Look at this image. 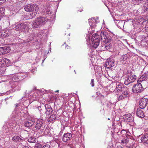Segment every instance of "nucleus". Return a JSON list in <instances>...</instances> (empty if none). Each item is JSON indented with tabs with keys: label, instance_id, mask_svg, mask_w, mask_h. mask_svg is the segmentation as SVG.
<instances>
[{
	"label": "nucleus",
	"instance_id": "aec40b11",
	"mask_svg": "<svg viewBox=\"0 0 148 148\" xmlns=\"http://www.w3.org/2000/svg\"><path fill=\"white\" fill-rule=\"evenodd\" d=\"M140 140L143 143L148 144V134H145L142 136Z\"/></svg>",
	"mask_w": 148,
	"mask_h": 148
},
{
	"label": "nucleus",
	"instance_id": "2f4dec72",
	"mask_svg": "<svg viewBox=\"0 0 148 148\" xmlns=\"http://www.w3.org/2000/svg\"><path fill=\"white\" fill-rule=\"evenodd\" d=\"M21 139L18 136H14L12 138V140L15 142H18Z\"/></svg>",
	"mask_w": 148,
	"mask_h": 148
},
{
	"label": "nucleus",
	"instance_id": "13d9d810",
	"mask_svg": "<svg viewBox=\"0 0 148 148\" xmlns=\"http://www.w3.org/2000/svg\"><path fill=\"white\" fill-rule=\"evenodd\" d=\"M123 130H122V131H121V132H123Z\"/></svg>",
	"mask_w": 148,
	"mask_h": 148
},
{
	"label": "nucleus",
	"instance_id": "393cba45",
	"mask_svg": "<svg viewBox=\"0 0 148 148\" xmlns=\"http://www.w3.org/2000/svg\"><path fill=\"white\" fill-rule=\"evenodd\" d=\"M117 25L120 28L122 29V27H123L125 22L123 21L117 20L116 22Z\"/></svg>",
	"mask_w": 148,
	"mask_h": 148
},
{
	"label": "nucleus",
	"instance_id": "c756f323",
	"mask_svg": "<svg viewBox=\"0 0 148 148\" xmlns=\"http://www.w3.org/2000/svg\"><path fill=\"white\" fill-rule=\"evenodd\" d=\"M11 79L13 82H15L16 83H17V82L18 80V78L15 75H12L11 78H10V79Z\"/></svg>",
	"mask_w": 148,
	"mask_h": 148
},
{
	"label": "nucleus",
	"instance_id": "20e7f679",
	"mask_svg": "<svg viewBox=\"0 0 148 148\" xmlns=\"http://www.w3.org/2000/svg\"><path fill=\"white\" fill-rule=\"evenodd\" d=\"M91 40L93 47L95 48H97L99 45L100 41L99 36L96 33L93 34L92 35Z\"/></svg>",
	"mask_w": 148,
	"mask_h": 148
},
{
	"label": "nucleus",
	"instance_id": "4c0bfd02",
	"mask_svg": "<svg viewBox=\"0 0 148 148\" xmlns=\"http://www.w3.org/2000/svg\"><path fill=\"white\" fill-rule=\"evenodd\" d=\"M42 148H50V146L48 144H45Z\"/></svg>",
	"mask_w": 148,
	"mask_h": 148
},
{
	"label": "nucleus",
	"instance_id": "f8f14e48",
	"mask_svg": "<svg viewBox=\"0 0 148 148\" xmlns=\"http://www.w3.org/2000/svg\"><path fill=\"white\" fill-rule=\"evenodd\" d=\"M35 119L34 118H31L25 121L24 125L26 127H31L35 123Z\"/></svg>",
	"mask_w": 148,
	"mask_h": 148
},
{
	"label": "nucleus",
	"instance_id": "7ed1b4c3",
	"mask_svg": "<svg viewBox=\"0 0 148 148\" xmlns=\"http://www.w3.org/2000/svg\"><path fill=\"white\" fill-rule=\"evenodd\" d=\"M47 21V19L44 17L37 18L33 21L32 24L33 27L37 28L44 25Z\"/></svg>",
	"mask_w": 148,
	"mask_h": 148
},
{
	"label": "nucleus",
	"instance_id": "6e6d98bb",
	"mask_svg": "<svg viewBox=\"0 0 148 148\" xmlns=\"http://www.w3.org/2000/svg\"><path fill=\"white\" fill-rule=\"evenodd\" d=\"M119 148H123L121 147H119Z\"/></svg>",
	"mask_w": 148,
	"mask_h": 148
},
{
	"label": "nucleus",
	"instance_id": "ea45409f",
	"mask_svg": "<svg viewBox=\"0 0 148 148\" xmlns=\"http://www.w3.org/2000/svg\"><path fill=\"white\" fill-rule=\"evenodd\" d=\"M20 103H17L15 104V108H16L20 106Z\"/></svg>",
	"mask_w": 148,
	"mask_h": 148
},
{
	"label": "nucleus",
	"instance_id": "dca6fc26",
	"mask_svg": "<svg viewBox=\"0 0 148 148\" xmlns=\"http://www.w3.org/2000/svg\"><path fill=\"white\" fill-rule=\"evenodd\" d=\"M72 134L71 133H67L64 134L63 136L62 140L64 142H66L70 140L72 137Z\"/></svg>",
	"mask_w": 148,
	"mask_h": 148
},
{
	"label": "nucleus",
	"instance_id": "423d86ee",
	"mask_svg": "<svg viewBox=\"0 0 148 148\" xmlns=\"http://www.w3.org/2000/svg\"><path fill=\"white\" fill-rule=\"evenodd\" d=\"M35 127L36 130H40L42 131L44 129L45 126H43V121L41 119H35Z\"/></svg>",
	"mask_w": 148,
	"mask_h": 148
},
{
	"label": "nucleus",
	"instance_id": "09e8293b",
	"mask_svg": "<svg viewBox=\"0 0 148 148\" xmlns=\"http://www.w3.org/2000/svg\"><path fill=\"white\" fill-rule=\"evenodd\" d=\"M53 98L54 100H56V99H57V97H56V96L53 97Z\"/></svg>",
	"mask_w": 148,
	"mask_h": 148
},
{
	"label": "nucleus",
	"instance_id": "a878e982",
	"mask_svg": "<svg viewBox=\"0 0 148 148\" xmlns=\"http://www.w3.org/2000/svg\"><path fill=\"white\" fill-rule=\"evenodd\" d=\"M130 53H127L123 55L121 58V59L122 61H125L128 58L130 57Z\"/></svg>",
	"mask_w": 148,
	"mask_h": 148
},
{
	"label": "nucleus",
	"instance_id": "58836bf2",
	"mask_svg": "<svg viewBox=\"0 0 148 148\" xmlns=\"http://www.w3.org/2000/svg\"><path fill=\"white\" fill-rule=\"evenodd\" d=\"M105 47L106 49L108 50L110 48V45H106L105 46Z\"/></svg>",
	"mask_w": 148,
	"mask_h": 148
},
{
	"label": "nucleus",
	"instance_id": "6e6552de",
	"mask_svg": "<svg viewBox=\"0 0 148 148\" xmlns=\"http://www.w3.org/2000/svg\"><path fill=\"white\" fill-rule=\"evenodd\" d=\"M144 88L142 86L141 83L135 84L133 86L132 91L135 93H140L143 91Z\"/></svg>",
	"mask_w": 148,
	"mask_h": 148
},
{
	"label": "nucleus",
	"instance_id": "412c9836",
	"mask_svg": "<svg viewBox=\"0 0 148 148\" xmlns=\"http://www.w3.org/2000/svg\"><path fill=\"white\" fill-rule=\"evenodd\" d=\"M1 48V50L3 52V55H4L9 53L10 50V48L9 47L5 46Z\"/></svg>",
	"mask_w": 148,
	"mask_h": 148
},
{
	"label": "nucleus",
	"instance_id": "39448f33",
	"mask_svg": "<svg viewBox=\"0 0 148 148\" xmlns=\"http://www.w3.org/2000/svg\"><path fill=\"white\" fill-rule=\"evenodd\" d=\"M127 90V87L123 84L119 82H117L116 84V88L114 90V91L116 94L118 95L119 93Z\"/></svg>",
	"mask_w": 148,
	"mask_h": 148
},
{
	"label": "nucleus",
	"instance_id": "c9c22d12",
	"mask_svg": "<svg viewBox=\"0 0 148 148\" xmlns=\"http://www.w3.org/2000/svg\"><path fill=\"white\" fill-rule=\"evenodd\" d=\"M90 84L92 87H93L94 86V79H92Z\"/></svg>",
	"mask_w": 148,
	"mask_h": 148
},
{
	"label": "nucleus",
	"instance_id": "3c124183",
	"mask_svg": "<svg viewBox=\"0 0 148 148\" xmlns=\"http://www.w3.org/2000/svg\"><path fill=\"white\" fill-rule=\"evenodd\" d=\"M1 31H0V34H1ZM1 35L0 34V38H1Z\"/></svg>",
	"mask_w": 148,
	"mask_h": 148
},
{
	"label": "nucleus",
	"instance_id": "5fc2aeb1",
	"mask_svg": "<svg viewBox=\"0 0 148 148\" xmlns=\"http://www.w3.org/2000/svg\"><path fill=\"white\" fill-rule=\"evenodd\" d=\"M147 112L148 113V107H147ZM146 112H147L146 111Z\"/></svg>",
	"mask_w": 148,
	"mask_h": 148
},
{
	"label": "nucleus",
	"instance_id": "8fccbe9b",
	"mask_svg": "<svg viewBox=\"0 0 148 148\" xmlns=\"http://www.w3.org/2000/svg\"><path fill=\"white\" fill-rule=\"evenodd\" d=\"M101 98H104V96L103 95H101L100 96Z\"/></svg>",
	"mask_w": 148,
	"mask_h": 148
},
{
	"label": "nucleus",
	"instance_id": "9b49d317",
	"mask_svg": "<svg viewBox=\"0 0 148 148\" xmlns=\"http://www.w3.org/2000/svg\"><path fill=\"white\" fill-rule=\"evenodd\" d=\"M148 99H147L143 98L140 101L139 107L142 109H144L148 103Z\"/></svg>",
	"mask_w": 148,
	"mask_h": 148
},
{
	"label": "nucleus",
	"instance_id": "f704fd0d",
	"mask_svg": "<svg viewBox=\"0 0 148 148\" xmlns=\"http://www.w3.org/2000/svg\"><path fill=\"white\" fill-rule=\"evenodd\" d=\"M123 43L122 42H120V43H118V47L120 49H121L123 48L124 46L123 45H122Z\"/></svg>",
	"mask_w": 148,
	"mask_h": 148
},
{
	"label": "nucleus",
	"instance_id": "864d4df0",
	"mask_svg": "<svg viewBox=\"0 0 148 148\" xmlns=\"http://www.w3.org/2000/svg\"><path fill=\"white\" fill-rule=\"evenodd\" d=\"M29 148L27 146H25V147H24V148Z\"/></svg>",
	"mask_w": 148,
	"mask_h": 148
},
{
	"label": "nucleus",
	"instance_id": "cd10ccee",
	"mask_svg": "<svg viewBox=\"0 0 148 148\" xmlns=\"http://www.w3.org/2000/svg\"><path fill=\"white\" fill-rule=\"evenodd\" d=\"M5 9L4 7L0 8V21L2 18L3 15L4 14Z\"/></svg>",
	"mask_w": 148,
	"mask_h": 148
},
{
	"label": "nucleus",
	"instance_id": "f257e3e1",
	"mask_svg": "<svg viewBox=\"0 0 148 148\" xmlns=\"http://www.w3.org/2000/svg\"><path fill=\"white\" fill-rule=\"evenodd\" d=\"M24 9L26 12H32L30 14L29 18H33L35 17L38 10L39 7L36 4H30L25 5L24 6Z\"/></svg>",
	"mask_w": 148,
	"mask_h": 148
},
{
	"label": "nucleus",
	"instance_id": "bb28decb",
	"mask_svg": "<svg viewBox=\"0 0 148 148\" xmlns=\"http://www.w3.org/2000/svg\"><path fill=\"white\" fill-rule=\"evenodd\" d=\"M129 140V138L126 136L121 140V143L124 145H125L128 143Z\"/></svg>",
	"mask_w": 148,
	"mask_h": 148
},
{
	"label": "nucleus",
	"instance_id": "6ab92c4d",
	"mask_svg": "<svg viewBox=\"0 0 148 148\" xmlns=\"http://www.w3.org/2000/svg\"><path fill=\"white\" fill-rule=\"evenodd\" d=\"M124 119L127 122H131L133 120V118L132 114H126L124 116Z\"/></svg>",
	"mask_w": 148,
	"mask_h": 148
},
{
	"label": "nucleus",
	"instance_id": "a211bd4d",
	"mask_svg": "<svg viewBox=\"0 0 148 148\" xmlns=\"http://www.w3.org/2000/svg\"><path fill=\"white\" fill-rule=\"evenodd\" d=\"M137 115L140 118H143L145 116L143 111L140 108H138L136 110Z\"/></svg>",
	"mask_w": 148,
	"mask_h": 148
},
{
	"label": "nucleus",
	"instance_id": "473e14b6",
	"mask_svg": "<svg viewBox=\"0 0 148 148\" xmlns=\"http://www.w3.org/2000/svg\"><path fill=\"white\" fill-rule=\"evenodd\" d=\"M28 142L30 143H35L36 141V138L34 137H31L28 139Z\"/></svg>",
	"mask_w": 148,
	"mask_h": 148
},
{
	"label": "nucleus",
	"instance_id": "7c9ffc66",
	"mask_svg": "<svg viewBox=\"0 0 148 148\" xmlns=\"http://www.w3.org/2000/svg\"><path fill=\"white\" fill-rule=\"evenodd\" d=\"M143 7L144 10L148 11V0H147L143 4Z\"/></svg>",
	"mask_w": 148,
	"mask_h": 148
},
{
	"label": "nucleus",
	"instance_id": "4be33fe9",
	"mask_svg": "<svg viewBox=\"0 0 148 148\" xmlns=\"http://www.w3.org/2000/svg\"><path fill=\"white\" fill-rule=\"evenodd\" d=\"M1 31V36L2 38L7 37L8 36H9L10 34L8 30H6Z\"/></svg>",
	"mask_w": 148,
	"mask_h": 148
},
{
	"label": "nucleus",
	"instance_id": "c85d7f7f",
	"mask_svg": "<svg viewBox=\"0 0 148 148\" xmlns=\"http://www.w3.org/2000/svg\"><path fill=\"white\" fill-rule=\"evenodd\" d=\"M56 114H53L49 118L48 120L49 121H52L56 119Z\"/></svg>",
	"mask_w": 148,
	"mask_h": 148
},
{
	"label": "nucleus",
	"instance_id": "b1692460",
	"mask_svg": "<svg viewBox=\"0 0 148 148\" xmlns=\"http://www.w3.org/2000/svg\"><path fill=\"white\" fill-rule=\"evenodd\" d=\"M45 108L47 112V114H50L52 113L53 112V110L51 106L49 105H46L45 106Z\"/></svg>",
	"mask_w": 148,
	"mask_h": 148
},
{
	"label": "nucleus",
	"instance_id": "a18cd8bd",
	"mask_svg": "<svg viewBox=\"0 0 148 148\" xmlns=\"http://www.w3.org/2000/svg\"><path fill=\"white\" fill-rule=\"evenodd\" d=\"M0 55H3V52L1 50V47H0Z\"/></svg>",
	"mask_w": 148,
	"mask_h": 148
},
{
	"label": "nucleus",
	"instance_id": "de8ad7c7",
	"mask_svg": "<svg viewBox=\"0 0 148 148\" xmlns=\"http://www.w3.org/2000/svg\"><path fill=\"white\" fill-rule=\"evenodd\" d=\"M133 1H143L142 0H132Z\"/></svg>",
	"mask_w": 148,
	"mask_h": 148
},
{
	"label": "nucleus",
	"instance_id": "2eb2a0df",
	"mask_svg": "<svg viewBox=\"0 0 148 148\" xmlns=\"http://www.w3.org/2000/svg\"><path fill=\"white\" fill-rule=\"evenodd\" d=\"M139 80L141 82L144 81H146L148 83V71L145 72L139 78Z\"/></svg>",
	"mask_w": 148,
	"mask_h": 148
},
{
	"label": "nucleus",
	"instance_id": "79ce46f5",
	"mask_svg": "<svg viewBox=\"0 0 148 148\" xmlns=\"http://www.w3.org/2000/svg\"><path fill=\"white\" fill-rule=\"evenodd\" d=\"M3 64L2 63V62H1V60H0V67H2V66H3Z\"/></svg>",
	"mask_w": 148,
	"mask_h": 148
},
{
	"label": "nucleus",
	"instance_id": "1a4fd4ad",
	"mask_svg": "<svg viewBox=\"0 0 148 148\" xmlns=\"http://www.w3.org/2000/svg\"><path fill=\"white\" fill-rule=\"evenodd\" d=\"M99 22V21L98 18L96 19L93 18H92L89 21V24L90 25L89 29L90 30L91 29L92 31H94L93 29L95 28L96 26L95 24Z\"/></svg>",
	"mask_w": 148,
	"mask_h": 148
},
{
	"label": "nucleus",
	"instance_id": "c03bdc74",
	"mask_svg": "<svg viewBox=\"0 0 148 148\" xmlns=\"http://www.w3.org/2000/svg\"><path fill=\"white\" fill-rule=\"evenodd\" d=\"M140 19H141V20H143V21L141 23V24L142 23H144L145 22V20L144 19H143L142 18H140Z\"/></svg>",
	"mask_w": 148,
	"mask_h": 148
},
{
	"label": "nucleus",
	"instance_id": "4468645a",
	"mask_svg": "<svg viewBox=\"0 0 148 148\" xmlns=\"http://www.w3.org/2000/svg\"><path fill=\"white\" fill-rule=\"evenodd\" d=\"M119 95L118 96V100L119 101L121 100L124 99L126 97H127L128 96V93L126 90L123 91L121 93H119Z\"/></svg>",
	"mask_w": 148,
	"mask_h": 148
},
{
	"label": "nucleus",
	"instance_id": "4d7b16f0",
	"mask_svg": "<svg viewBox=\"0 0 148 148\" xmlns=\"http://www.w3.org/2000/svg\"><path fill=\"white\" fill-rule=\"evenodd\" d=\"M108 120H110V119L109 118H108Z\"/></svg>",
	"mask_w": 148,
	"mask_h": 148
},
{
	"label": "nucleus",
	"instance_id": "ddd939ff",
	"mask_svg": "<svg viewBox=\"0 0 148 148\" xmlns=\"http://www.w3.org/2000/svg\"><path fill=\"white\" fill-rule=\"evenodd\" d=\"M27 27V25L25 23L19 24L16 25L15 28L19 31H24Z\"/></svg>",
	"mask_w": 148,
	"mask_h": 148
},
{
	"label": "nucleus",
	"instance_id": "f3484780",
	"mask_svg": "<svg viewBox=\"0 0 148 148\" xmlns=\"http://www.w3.org/2000/svg\"><path fill=\"white\" fill-rule=\"evenodd\" d=\"M51 8L50 7L46 6L44 9H43V13L44 14L46 15H49L52 13Z\"/></svg>",
	"mask_w": 148,
	"mask_h": 148
},
{
	"label": "nucleus",
	"instance_id": "a19ab883",
	"mask_svg": "<svg viewBox=\"0 0 148 148\" xmlns=\"http://www.w3.org/2000/svg\"><path fill=\"white\" fill-rule=\"evenodd\" d=\"M5 1L6 0H0V5L3 4Z\"/></svg>",
	"mask_w": 148,
	"mask_h": 148
},
{
	"label": "nucleus",
	"instance_id": "5701e85b",
	"mask_svg": "<svg viewBox=\"0 0 148 148\" xmlns=\"http://www.w3.org/2000/svg\"><path fill=\"white\" fill-rule=\"evenodd\" d=\"M1 60L3 66H7L10 63V61L9 59L4 58Z\"/></svg>",
	"mask_w": 148,
	"mask_h": 148
},
{
	"label": "nucleus",
	"instance_id": "37998d69",
	"mask_svg": "<svg viewBox=\"0 0 148 148\" xmlns=\"http://www.w3.org/2000/svg\"><path fill=\"white\" fill-rule=\"evenodd\" d=\"M144 28H145V31L147 32H148V27H144Z\"/></svg>",
	"mask_w": 148,
	"mask_h": 148
},
{
	"label": "nucleus",
	"instance_id": "603ef678",
	"mask_svg": "<svg viewBox=\"0 0 148 148\" xmlns=\"http://www.w3.org/2000/svg\"><path fill=\"white\" fill-rule=\"evenodd\" d=\"M59 92V90H57L55 91V92Z\"/></svg>",
	"mask_w": 148,
	"mask_h": 148
},
{
	"label": "nucleus",
	"instance_id": "72a5a7b5",
	"mask_svg": "<svg viewBox=\"0 0 148 148\" xmlns=\"http://www.w3.org/2000/svg\"><path fill=\"white\" fill-rule=\"evenodd\" d=\"M42 147L41 144L39 143H36L34 146V148H42Z\"/></svg>",
	"mask_w": 148,
	"mask_h": 148
},
{
	"label": "nucleus",
	"instance_id": "9d476101",
	"mask_svg": "<svg viewBox=\"0 0 148 148\" xmlns=\"http://www.w3.org/2000/svg\"><path fill=\"white\" fill-rule=\"evenodd\" d=\"M114 61L112 59L110 58L107 59L105 64L106 67L107 69H110L114 66Z\"/></svg>",
	"mask_w": 148,
	"mask_h": 148
},
{
	"label": "nucleus",
	"instance_id": "49530a36",
	"mask_svg": "<svg viewBox=\"0 0 148 148\" xmlns=\"http://www.w3.org/2000/svg\"><path fill=\"white\" fill-rule=\"evenodd\" d=\"M66 48L68 49L70 48V47L69 46H68V45H66Z\"/></svg>",
	"mask_w": 148,
	"mask_h": 148
},
{
	"label": "nucleus",
	"instance_id": "f03ea898",
	"mask_svg": "<svg viewBox=\"0 0 148 148\" xmlns=\"http://www.w3.org/2000/svg\"><path fill=\"white\" fill-rule=\"evenodd\" d=\"M136 78V76L132 72H130L124 78V84L126 85L133 83Z\"/></svg>",
	"mask_w": 148,
	"mask_h": 148
},
{
	"label": "nucleus",
	"instance_id": "0eeeda50",
	"mask_svg": "<svg viewBox=\"0 0 148 148\" xmlns=\"http://www.w3.org/2000/svg\"><path fill=\"white\" fill-rule=\"evenodd\" d=\"M100 35L101 40H103V41L106 43L110 42L111 40V37L107 32H101Z\"/></svg>",
	"mask_w": 148,
	"mask_h": 148
},
{
	"label": "nucleus",
	"instance_id": "e433bc0d",
	"mask_svg": "<svg viewBox=\"0 0 148 148\" xmlns=\"http://www.w3.org/2000/svg\"><path fill=\"white\" fill-rule=\"evenodd\" d=\"M9 125L10 126L11 128H13L14 127H15L16 125L15 124H13L11 123H10L9 124Z\"/></svg>",
	"mask_w": 148,
	"mask_h": 148
}]
</instances>
